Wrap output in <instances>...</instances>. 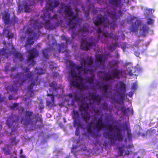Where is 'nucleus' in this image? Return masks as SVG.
Here are the masks:
<instances>
[{
    "label": "nucleus",
    "instance_id": "f257e3e1",
    "mask_svg": "<svg viewBox=\"0 0 158 158\" xmlns=\"http://www.w3.org/2000/svg\"><path fill=\"white\" fill-rule=\"evenodd\" d=\"M28 52L29 54L27 57V60L25 63L26 64H28V66L25 68L23 64L21 65V68L25 72L18 73L15 75L12 74L10 75L12 78L15 80V81H13V84L10 88L11 91L16 92L18 89L16 84H18L19 86L22 85L27 79H29V81L30 82L28 86V91L31 93L33 92V87H36L37 85L40 84V81L39 80L38 77H34L33 73L31 72L25 73L29 71L30 69L28 67H33L35 64V61L34 58L38 56V51L36 48H33L29 50Z\"/></svg>",
    "mask_w": 158,
    "mask_h": 158
},
{
    "label": "nucleus",
    "instance_id": "f03ea898",
    "mask_svg": "<svg viewBox=\"0 0 158 158\" xmlns=\"http://www.w3.org/2000/svg\"><path fill=\"white\" fill-rule=\"evenodd\" d=\"M104 127L108 128L107 130L103 133L104 137L113 140L114 142L118 140L121 141L123 139V136L121 131L118 128L116 129V132L115 131L111 134L112 131L114 129L115 127L112 124H108L105 125L104 123L96 122L95 123L90 122L86 124V128L87 131L90 134L94 135L96 132H98Z\"/></svg>",
    "mask_w": 158,
    "mask_h": 158
},
{
    "label": "nucleus",
    "instance_id": "7ed1b4c3",
    "mask_svg": "<svg viewBox=\"0 0 158 158\" xmlns=\"http://www.w3.org/2000/svg\"><path fill=\"white\" fill-rule=\"evenodd\" d=\"M33 112L29 110H26L24 115L19 120L20 117L17 114H11L8 117L7 119V123L8 127L10 128H13L12 130H17L20 127L19 122L25 126L28 125L32 126L35 125L37 121H39L41 124L43 123V120L41 118H39V120L36 119L34 120L33 116Z\"/></svg>",
    "mask_w": 158,
    "mask_h": 158
},
{
    "label": "nucleus",
    "instance_id": "20e7f679",
    "mask_svg": "<svg viewBox=\"0 0 158 158\" xmlns=\"http://www.w3.org/2000/svg\"><path fill=\"white\" fill-rule=\"evenodd\" d=\"M97 32L98 35L96 38L91 36L88 39H86L83 34L80 35V37L81 40L80 45L81 49L88 50L91 48L93 46L95 47L100 39H102L104 37H108L110 36L107 31L102 32L100 28H98L97 30Z\"/></svg>",
    "mask_w": 158,
    "mask_h": 158
},
{
    "label": "nucleus",
    "instance_id": "39448f33",
    "mask_svg": "<svg viewBox=\"0 0 158 158\" xmlns=\"http://www.w3.org/2000/svg\"><path fill=\"white\" fill-rule=\"evenodd\" d=\"M64 11L66 15L69 17L68 23L70 28H75V25H80L81 24L82 19L78 17V12H76L75 15H74V12L70 6H65Z\"/></svg>",
    "mask_w": 158,
    "mask_h": 158
},
{
    "label": "nucleus",
    "instance_id": "423d86ee",
    "mask_svg": "<svg viewBox=\"0 0 158 158\" xmlns=\"http://www.w3.org/2000/svg\"><path fill=\"white\" fill-rule=\"evenodd\" d=\"M42 27L40 25H37L35 23L27 29L26 33L28 35V37L27 39L26 44L31 45L34 44V40L38 38L39 37L41 33L40 29Z\"/></svg>",
    "mask_w": 158,
    "mask_h": 158
},
{
    "label": "nucleus",
    "instance_id": "0eeeda50",
    "mask_svg": "<svg viewBox=\"0 0 158 158\" xmlns=\"http://www.w3.org/2000/svg\"><path fill=\"white\" fill-rule=\"evenodd\" d=\"M69 75L73 78L70 82L71 86L80 89H82L84 85L83 78L78 75L73 69L70 70Z\"/></svg>",
    "mask_w": 158,
    "mask_h": 158
},
{
    "label": "nucleus",
    "instance_id": "6e6552de",
    "mask_svg": "<svg viewBox=\"0 0 158 158\" xmlns=\"http://www.w3.org/2000/svg\"><path fill=\"white\" fill-rule=\"evenodd\" d=\"M53 5L52 2H48L47 5L49 6H46L45 9L43 10L44 16V19L51 18V13L52 11L53 8L58 7L60 4V2L58 0H53Z\"/></svg>",
    "mask_w": 158,
    "mask_h": 158
},
{
    "label": "nucleus",
    "instance_id": "1a4fd4ad",
    "mask_svg": "<svg viewBox=\"0 0 158 158\" xmlns=\"http://www.w3.org/2000/svg\"><path fill=\"white\" fill-rule=\"evenodd\" d=\"M72 116L74 119V126L81 127L82 126V123L79 117L78 112L77 110H73Z\"/></svg>",
    "mask_w": 158,
    "mask_h": 158
},
{
    "label": "nucleus",
    "instance_id": "9d476101",
    "mask_svg": "<svg viewBox=\"0 0 158 158\" xmlns=\"http://www.w3.org/2000/svg\"><path fill=\"white\" fill-rule=\"evenodd\" d=\"M89 95L90 97L91 100L93 102H96L97 105H99L103 99V98L101 96H100L98 94H96L95 92L90 93Z\"/></svg>",
    "mask_w": 158,
    "mask_h": 158
},
{
    "label": "nucleus",
    "instance_id": "9b49d317",
    "mask_svg": "<svg viewBox=\"0 0 158 158\" xmlns=\"http://www.w3.org/2000/svg\"><path fill=\"white\" fill-rule=\"evenodd\" d=\"M94 23L96 26L104 24L106 21V19L103 16L98 15L93 19Z\"/></svg>",
    "mask_w": 158,
    "mask_h": 158
},
{
    "label": "nucleus",
    "instance_id": "f8f14e48",
    "mask_svg": "<svg viewBox=\"0 0 158 158\" xmlns=\"http://www.w3.org/2000/svg\"><path fill=\"white\" fill-rule=\"evenodd\" d=\"M93 63L94 61L91 57H90L88 60L85 58H82L81 59V64L83 65L85 69L87 67H90Z\"/></svg>",
    "mask_w": 158,
    "mask_h": 158
},
{
    "label": "nucleus",
    "instance_id": "ddd939ff",
    "mask_svg": "<svg viewBox=\"0 0 158 158\" xmlns=\"http://www.w3.org/2000/svg\"><path fill=\"white\" fill-rule=\"evenodd\" d=\"M41 17L42 18L43 20L45 22L44 27L45 28L48 30H51L53 28V25L51 23L49 19H52L51 17L50 18L44 19L43 14L41 15Z\"/></svg>",
    "mask_w": 158,
    "mask_h": 158
},
{
    "label": "nucleus",
    "instance_id": "4468645a",
    "mask_svg": "<svg viewBox=\"0 0 158 158\" xmlns=\"http://www.w3.org/2000/svg\"><path fill=\"white\" fill-rule=\"evenodd\" d=\"M137 26H142V27L140 28V30H142V33L144 37H146L147 35L146 33H148V27L146 24H143L142 22L140 21H137Z\"/></svg>",
    "mask_w": 158,
    "mask_h": 158
},
{
    "label": "nucleus",
    "instance_id": "2eb2a0df",
    "mask_svg": "<svg viewBox=\"0 0 158 158\" xmlns=\"http://www.w3.org/2000/svg\"><path fill=\"white\" fill-rule=\"evenodd\" d=\"M110 73L114 80L115 78L118 79H119L121 73L119 69L118 68H115L112 69Z\"/></svg>",
    "mask_w": 158,
    "mask_h": 158
},
{
    "label": "nucleus",
    "instance_id": "dca6fc26",
    "mask_svg": "<svg viewBox=\"0 0 158 158\" xmlns=\"http://www.w3.org/2000/svg\"><path fill=\"white\" fill-rule=\"evenodd\" d=\"M108 1L109 4L117 7H122L123 5L122 0H108Z\"/></svg>",
    "mask_w": 158,
    "mask_h": 158
},
{
    "label": "nucleus",
    "instance_id": "f3484780",
    "mask_svg": "<svg viewBox=\"0 0 158 158\" xmlns=\"http://www.w3.org/2000/svg\"><path fill=\"white\" fill-rule=\"evenodd\" d=\"M10 15L8 13L4 14L2 16V19L4 21V23L8 25L11 23V22L10 20Z\"/></svg>",
    "mask_w": 158,
    "mask_h": 158
},
{
    "label": "nucleus",
    "instance_id": "a211bd4d",
    "mask_svg": "<svg viewBox=\"0 0 158 158\" xmlns=\"http://www.w3.org/2000/svg\"><path fill=\"white\" fill-rule=\"evenodd\" d=\"M111 73H105L104 76H102V78L103 81H108L110 80H113V78L111 76Z\"/></svg>",
    "mask_w": 158,
    "mask_h": 158
},
{
    "label": "nucleus",
    "instance_id": "6ab92c4d",
    "mask_svg": "<svg viewBox=\"0 0 158 158\" xmlns=\"http://www.w3.org/2000/svg\"><path fill=\"white\" fill-rule=\"evenodd\" d=\"M90 27V25L87 23H85L83 24L82 28L81 29V31L83 33H87L89 31Z\"/></svg>",
    "mask_w": 158,
    "mask_h": 158
},
{
    "label": "nucleus",
    "instance_id": "aec40b11",
    "mask_svg": "<svg viewBox=\"0 0 158 158\" xmlns=\"http://www.w3.org/2000/svg\"><path fill=\"white\" fill-rule=\"evenodd\" d=\"M13 54L15 58L19 59L20 61L23 60V55L20 53L15 51L13 52Z\"/></svg>",
    "mask_w": 158,
    "mask_h": 158
},
{
    "label": "nucleus",
    "instance_id": "412c9836",
    "mask_svg": "<svg viewBox=\"0 0 158 158\" xmlns=\"http://www.w3.org/2000/svg\"><path fill=\"white\" fill-rule=\"evenodd\" d=\"M81 114L82 118L86 123H87L90 120V115L87 113H85L83 114L81 113Z\"/></svg>",
    "mask_w": 158,
    "mask_h": 158
},
{
    "label": "nucleus",
    "instance_id": "4be33fe9",
    "mask_svg": "<svg viewBox=\"0 0 158 158\" xmlns=\"http://www.w3.org/2000/svg\"><path fill=\"white\" fill-rule=\"evenodd\" d=\"M47 95L48 96H51V100L52 102H51L50 101L48 100L46 101V105L47 106H52V105L54 104L55 102V98L54 97L53 94H48Z\"/></svg>",
    "mask_w": 158,
    "mask_h": 158
},
{
    "label": "nucleus",
    "instance_id": "5701e85b",
    "mask_svg": "<svg viewBox=\"0 0 158 158\" xmlns=\"http://www.w3.org/2000/svg\"><path fill=\"white\" fill-rule=\"evenodd\" d=\"M19 140L17 139L16 137H12L10 138L9 140L10 145L11 146L15 145L19 142Z\"/></svg>",
    "mask_w": 158,
    "mask_h": 158
},
{
    "label": "nucleus",
    "instance_id": "b1692460",
    "mask_svg": "<svg viewBox=\"0 0 158 158\" xmlns=\"http://www.w3.org/2000/svg\"><path fill=\"white\" fill-rule=\"evenodd\" d=\"M22 5L19 4V9H24L25 11L26 12H29L30 11V9L28 7V6L27 5V4L23 5L22 6Z\"/></svg>",
    "mask_w": 158,
    "mask_h": 158
},
{
    "label": "nucleus",
    "instance_id": "393cba45",
    "mask_svg": "<svg viewBox=\"0 0 158 158\" xmlns=\"http://www.w3.org/2000/svg\"><path fill=\"white\" fill-rule=\"evenodd\" d=\"M110 87V85L107 84H105L102 86L103 91L105 94L106 95L108 94V93L107 92V90Z\"/></svg>",
    "mask_w": 158,
    "mask_h": 158
},
{
    "label": "nucleus",
    "instance_id": "a878e982",
    "mask_svg": "<svg viewBox=\"0 0 158 158\" xmlns=\"http://www.w3.org/2000/svg\"><path fill=\"white\" fill-rule=\"evenodd\" d=\"M94 75H93L91 77H87L86 78L85 80L90 85H91L94 83Z\"/></svg>",
    "mask_w": 158,
    "mask_h": 158
},
{
    "label": "nucleus",
    "instance_id": "bb28decb",
    "mask_svg": "<svg viewBox=\"0 0 158 158\" xmlns=\"http://www.w3.org/2000/svg\"><path fill=\"white\" fill-rule=\"evenodd\" d=\"M96 60L97 61L100 63L103 62L104 60L102 56L100 54L97 55L96 56Z\"/></svg>",
    "mask_w": 158,
    "mask_h": 158
},
{
    "label": "nucleus",
    "instance_id": "cd10ccee",
    "mask_svg": "<svg viewBox=\"0 0 158 158\" xmlns=\"http://www.w3.org/2000/svg\"><path fill=\"white\" fill-rule=\"evenodd\" d=\"M119 88L120 89V91L122 92H125L126 90V85L123 82H120L119 84Z\"/></svg>",
    "mask_w": 158,
    "mask_h": 158
},
{
    "label": "nucleus",
    "instance_id": "c85d7f7f",
    "mask_svg": "<svg viewBox=\"0 0 158 158\" xmlns=\"http://www.w3.org/2000/svg\"><path fill=\"white\" fill-rule=\"evenodd\" d=\"M49 86L52 88L55 91H56L57 90V83L55 81L52 82L49 85Z\"/></svg>",
    "mask_w": 158,
    "mask_h": 158
},
{
    "label": "nucleus",
    "instance_id": "c756f323",
    "mask_svg": "<svg viewBox=\"0 0 158 158\" xmlns=\"http://www.w3.org/2000/svg\"><path fill=\"white\" fill-rule=\"evenodd\" d=\"M89 105L88 103H85L81 105L80 106V110H81L86 111L88 110Z\"/></svg>",
    "mask_w": 158,
    "mask_h": 158
},
{
    "label": "nucleus",
    "instance_id": "7c9ffc66",
    "mask_svg": "<svg viewBox=\"0 0 158 158\" xmlns=\"http://www.w3.org/2000/svg\"><path fill=\"white\" fill-rule=\"evenodd\" d=\"M48 52V51L47 49H44L42 51V53L44 57L46 59H48L49 58Z\"/></svg>",
    "mask_w": 158,
    "mask_h": 158
},
{
    "label": "nucleus",
    "instance_id": "2f4dec72",
    "mask_svg": "<svg viewBox=\"0 0 158 158\" xmlns=\"http://www.w3.org/2000/svg\"><path fill=\"white\" fill-rule=\"evenodd\" d=\"M130 30L133 32H136L138 31V28L136 25L132 24L130 28Z\"/></svg>",
    "mask_w": 158,
    "mask_h": 158
},
{
    "label": "nucleus",
    "instance_id": "473e14b6",
    "mask_svg": "<svg viewBox=\"0 0 158 158\" xmlns=\"http://www.w3.org/2000/svg\"><path fill=\"white\" fill-rule=\"evenodd\" d=\"M142 130L139 129L137 133L138 135H141L143 137H144L147 135V132H143L142 131Z\"/></svg>",
    "mask_w": 158,
    "mask_h": 158
},
{
    "label": "nucleus",
    "instance_id": "72a5a7b5",
    "mask_svg": "<svg viewBox=\"0 0 158 158\" xmlns=\"http://www.w3.org/2000/svg\"><path fill=\"white\" fill-rule=\"evenodd\" d=\"M83 65H81L80 66L78 64H77L75 69H76L77 70L78 72V74H79L81 73V70L83 69Z\"/></svg>",
    "mask_w": 158,
    "mask_h": 158
},
{
    "label": "nucleus",
    "instance_id": "f704fd0d",
    "mask_svg": "<svg viewBox=\"0 0 158 158\" xmlns=\"http://www.w3.org/2000/svg\"><path fill=\"white\" fill-rule=\"evenodd\" d=\"M102 108L103 110H108L109 108L108 106L106 103L104 102L102 104Z\"/></svg>",
    "mask_w": 158,
    "mask_h": 158
},
{
    "label": "nucleus",
    "instance_id": "c9c22d12",
    "mask_svg": "<svg viewBox=\"0 0 158 158\" xmlns=\"http://www.w3.org/2000/svg\"><path fill=\"white\" fill-rule=\"evenodd\" d=\"M59 53H60L61 52V51L63 48H64L65 47L66 45L65 44L62 43L59 44Z\"/></svg>",
    "mask_w": 158,
    "mask_h": 158
},
{
    "label": "nucleus",
    "instance_id": "e433bc0d",
    "mask_svg": "<svg viewBox=\"0 0 158 158\" xmlns=\"http://www.w3.org/2000/svg\"><path fill=\"white\" fill-rule=\"evenodd\" d=\"M129 108L128 107L127 108V109H126V107H125L124 106H123L122 107L121 110L122 112L125 114L127 113L126 109H127V110H128Z\"/></svg>",
    "mask_w": 158,
    "mask_h": 158
},
{
    "label": "nucleus",
    "instance_id": "4c0bfd02",
    "mask_svg": "<svg viewBox=\"0 0 158 158\" xmlns=\"http://www.w3.org/2000/svg\"><path fill=\"white\" fill-rule=\"evenodd\" d=\"M11 23L12 22H13V25H14L15 23H18V19L15 16H14L13 18V20L12 21H11Z\"/></svg>",
    "mask_w": 158,
    "mask_h": 158
},
{
    "label": "nucleus",
    "instance_id": "58836bf2",
    "mask_svg": "<svg viewBox=\"0 0 158 158\" xmlns=\"http://www.w3.org/2000/svg\"><path fill=\"white\" fill-rule=\"evenodd\" d=\"M6 36L7 37L8 40L14 37V34L12 32H9V34H7L6 35Z\"/></svg>",
    "mask_w": 158,
    "mask_h": 158
},
{
    "label": "nucleus",
    "instance_id": "ea45409f",
    "mask_svg": "<svg viewBox=\"0 0 158 158\" xmlns=\"http://www.w3.org/2000/svg\"><path fill=\"white\" fill-rule=\"evenodd\" d=\"M137 87V81L133 83L131 87V89L133 90H135L136 89Z\"/></svg>",
    "mask_w": 158,
    "mask_h": 158
},
{
    "label": "nucleus",
    "instance_id": "a19ab883",
    "mask_svg": "<svg viewBox=\"0 0 158 158\" xmlns=\"http://www.w3.org/2000/svg\"><path fill=\"white\" fill-rule=\"evenodd\" d=\"M69 65L71 68L70 70H72L73 69V70H74L76 68L77 64H75L72 62H70L69 64Z\"/></svg>",
    "mask_w": 158,
    "mask_h": 158
},
{
    "label": "nucleus",
    "instance_id": "79ce46f5",
    "mask_svg": "<svg viewBox=\"0 0 158 158\" xmlns=\"http://www.w3.org/2000/svg\"><path fill=\"white\" fill-rule=\"evenodd\" d=\"M127 136L128 138L130 140H131L132 139V134L131 133V131L129 130L127 132Z\"/></svg>",
    "mask_w": 158,
    "mask_h": 158
},
{
    "label": "nucleus",
    "instance_id": "37998d69",
    "mask_svg": "<svg viewBox=\"0 0 158 158\" xmlns=\"http://www.w3.org/2000/svg\"><path fill=\"white\" fill-rule=\"evenodd\" d=\"M82 126H81V127ZM79 126H77V127L76 128V130L75 132V135L78 136L80 134V131H79Z\"/></svg>",
    "mask_w": 158,
    "mask_h": 158
},
{
    "label": "nucleus",
    "instance_id": "c03bdc74",
    "mask_svg": "<svg viewBox=\"0 0 158 158\" xmlns=\"http://www.w3.org/2000/svg\"><path fill=\"white\" fill-rule=\"evenodd\" d=\"M154 20L153 19L149 18L148 19L147 23L148 24L151 25L154 23Z\"/></svg>",
    "mask_w": 158,
    "mask_h": 158
},
{
    "label": "nucleus",
    "instance_id": "a18cd8bd",
    "mask_svg": "<svg viewBox=\"0 0 158 158\" xmlns=\"http://www.w3.org/2000/svg\"><path fill=\"white\" fill-rule=\"evenodd\" d=\"M133 72V70L130 69L129 70L128 72V74L130 76H132L133 75H135V76H137L138 74H136L135 73H132Z\"/></svg>",
    "mask_w": 158,
    "mask_h": 158
},
{
    "label": "nucleus",
    "instance_id": "49530a36",
    "mask_svg": "<svg viewBox=\"0 0 158 158\" xmlns=\"http://www.w3.org/2000/svg\"><path fill=\"white\" fill-rule=\"evenodd\" d=\"M10 30L4 29L3 30V34L4 35H6L7 34H9V32H10Z\"/></svg>",
    "mask_w": 158,
    "mask_h": 158
},
{
    "label": "nucleus",
    "instance_id": "de8ad7c7",
    "mask_svg": "<svg viewBox=\"0 0 158 158\" xmlns=\"http://www.w3.org/2000/svg\"><path fill=\"white\" fill-rule=\"evenodd\" d=\"M89 10L84 11V13L85 14V16L88 19H89Z\"/></svg>",
    "mask_w": 158,
    "mask_h": 158
},
{
    "label": "nucleus",
    "instance_id": "09e8293b",
    "mask_svg": "<svg viewBox=\"0 0 158 158\" xmlns=\"http://www.w3.org/2000/svg\"><path fill=\"white\" fill-rule=\"evenodd\" d=\"M28 1L31 2V3H29L30 6H33L35 3V0H28Z\"/></svg>",
    "mask_w": 158,
    "mask_h": 158
},
{
    "label": "nucleus",
    "instance_id": "8fccbe9b",
    "mask_svg": "<svg viewBox=\"0 0 158 158\" xmlns=\"http://www.w3.org/2000/svg\"><path fill=\"white\" fill-rule=\"evenodd\" d=\"M125 127L127 131H129V130H131L130 129V126L129 125H128V124H127V123H125Z\"/></svg>",
    "mask_w": 158,
    "mask_h": 158
},
{
    "label": "nucleus",
    "instance_id": "3c124183",
    "mask_svg": "<svg viewBox=\"0 0 158 158\" xmlns=\"http://www.w3.org/2000/svg\"><path fill=\"white\" fill-rule=\"evenodd\" d=\"M109 49L110 51H113L115 50V47L114 45H110L109 47Z\"/></svg>",
    "mask_w": 158,
    "mask_h": 158
},
{
    "label": "nucleus",
    "instance_id": "603ef678",
    "mask_svg": "<svg viewBox=\"0 0 158 158\" xmlns=\"http://www.w3.org/2000/svg\"><path fill=\"white\" fill-rule=\"evenodd\" d=\"M6 54V50L5 49L2 50L0 51V54L2 56L5 55Z\"/></svg>",
    "mask_w": 158,
    "mask_h": 158
},
{
    "label": "nucleus",
    "instance_id": "864d4df0",
    "mask_svg": "<svg viewBox=\"0 0 158 158\" xmlns=\"http://www.w3.org/2000/svg\"><path fill=\"white\" fill-rule=\"evenodd\" d=\"M18 105V104L17 103H15L12 106H11V108L12 109H15L16 107H17Z\"/></svg>",
    "mask_w": 158,
    "mask_h": 158
},
{
    "label": "nucleus",
    "instance_id": "5fc2aeb1",
    "mask_svg": "<svg viewBox=\"0 0 158 158\" xmlns=\"http://www.w3.org/2000/svg\"><path fill=\"white\" fill-rule=\"evenodd\" d=\"M118 151L119 152L120 155L121 156H122L123 155V151L122 149L120 148H119Z\"/></svg>",
    "mask_w": 158,
    "mask_h": 158
},
{
    "label": "nucleus",
    "instance_id": "6e6d98bb",
    "mask_svg": "<svg viewBox=\"0 0 158 158\" xmlns=\"http://www.w3.org/2000/svg\"><path fill=\"white\" fill-rule=\"evenodd\" d=\"M74 98L75 100L77 101H79L80 99L79 96L76 94L74 95Z\"/></svg>",
    "mask_w": 158,
    "mask_h": 158
},
{
    "label": "nucleus",
    "instance_id": "4d7b16f0",
    "mask_svg": "<svg viewBox=\"0 0 158 158\" xmlns=\"http://www.w3.org/2000/svg\"><path fill=\"white\" fill-rule=\"evenodd\" d=\"M132 70H133V73H135L136 74H137V73H138V72L139 71L138 69L137 68H134Z\"/></svg>",
    "mask_w": 158,
    "mask_h": 158
},
{
    "label": "nucleus",
    "instance_id": "13d9d810",
    "mask_svg": "<svg viewBox=\"0 0 158 158\" xmlns=\"http://www.w3.org/2000/svg\"><path fill=\"white\" fill-rule=\"evenodd\" d=\"M24 109L23 107H21L19 109L18 112L19 113H22L24 111Z\"/></svg>",
    "mask_w": 158,
    "mask_h": 158
},
{
    "label": "nucleus",
    "instance_id": "bf43d9fd",
    "mask_svg": "<svg viewBox=\"0 0 158 158\" xmlns=\"http://www.w3.org/2000/svg\"><path fill=\"white\" fill-rule=\"evenodd\" d=\"M135 55L137 57L139 56L140 53L138 51H134Z\"/></svg>",
    "mask_w": 158,
    "mask_h": 158
},
{
    "label": "nucleus",
    "instance_id": "052dcab7",
    "mask_svg": "<svg viewBox=\"0 0 158 158\" xmlns=\"http://www.w3.org/2000/svg\"><path fill=\"white\" fill-rule=\"evenodd\" d=\"M96 122H101V123H104L102 119V116H101L98 119V120Z\"/></svg>",
    "mask_w": 158,
    "mask_h": 158
},
{
    "label": "nucleus",
    "instance_id": "680f3d73",
    "mask_svg": "<svg viewBox=\"0 0 158 158\" xmlns=\"http://www.w3.org/2000/svg\"><path fill=\"white\" fill-rule=\"evenodd\" d=\"M62 39L64 40H66V43L68 42V41L69 40V39H68L67 37H66L65 36H63L62 37Z\"/></svg>",
    "mask_w": 158,
    "mask_h": 158
},
{
    "label": "nucleus",
    "instance_id": "e2e57ef3",
    "mask_svg": "<svg viewBox=\"0 0 158 158\" xmlns=\"http://www.w3.org/2000/svg\"><path fill=\"white\" fill-rule=\"evenodd\" d=\"M16 69V67L15 66L12 67L11 69V70L12 71H14Z\"/></svg>",
    "mask_w": 158,
    "mask_h": 158
},
{
    "label": "nucleus",
    "instance_id": "0e129e2a",
    "mask_svg": "<svg viewBox=\"0 0 158 158\" xmlns=\"http://www.w3.org/2000/svg\"><path fill=\"white\" fill-rule=\"evenodd\" d=\"M51 18H52V19L53 18V19H57V14H55L53 16V17H52L51 16Z\"/></svg>",
    "mask_w": 158,
    "mask_h": 158
},
{
    "label": "nucleus",
    "instance_id": "69168bd1",
    "mask_svg": "<svg viewBox=\"0 0 158 158\" xmlns=\"http://www.w3.org/2000/svg\"><path fill=\"white\" fill-rule=\"evenodd\" d=\"M13 96L11 95H10L8 97V98L9 100H11L13 98Z\"/></svg>",
    "mask_w": 158,
    "mask_h": 158
},
{
    "label": "nucleus",
    "instance_id": "338daca9",
    "mask_svg": "<svg viewBox=\"0 0 158 158\" xmlns=\"http://www.w3.org/2000/svg\"><path fill=\"white\" fill-rule=\"evenodd\" d=\"M19 156L20 157V158H26L25 156V155H19Z\"/></svg>",
    "mask_w": 158,
    "mask_h": 158
},
{
    "label": "nucleus",
    "instance_id": "774afa93",
    "mask_svg": "<svg viewBox=\"0 0 158 158\" xmlns=\"http://www.w3.org/2000/svg\"><path fill=\"white\" fill-rule=\"evenodd\" d=\"M150 131L151 132H153L154 133L156 132V130L154 129H151L150 130Z\"/></svg>",
    "mask_w": 158,
    "mask_h": 158
}]
</instances>
